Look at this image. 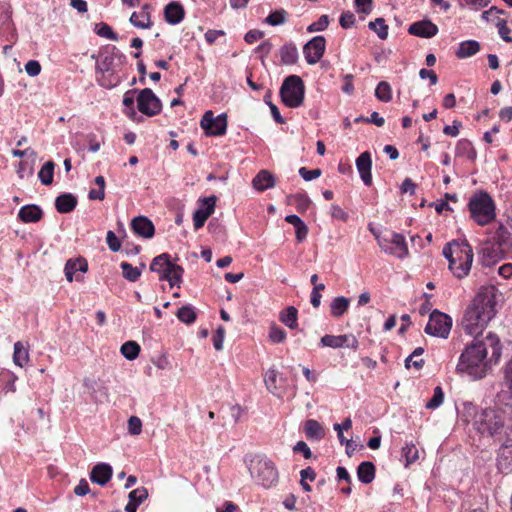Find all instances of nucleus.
<instances>
[{
	"mask_svg": "<svg viewBox=\"0 0 512 512\" xmlns=\"http://www.w3.org/2000/svg\"><path fill=\"white\" fill-rule=\"evenodd\" d=\"M499 296L498 289L493 285L484 286L479 290L462 319L461 325L465 333L478 338L488 322L495 316Z\"/></svg>",
	"mask_w": 512,
	"mask_h": 512,
	"instance_id": "nucleus-3",
	"label": "nucleus"
},
{
	"mask_svg": "<svg viewBox=\"0 0 512 512\" xmlns=\"http://www.w3.org/2000/svg\"><path fill=\"white\" fill-rule=\"evenodd\" d=\"M357 12L369 14L372 11V0H354Z\"/></svg>",
	"mask_w": 512,
	"mask_h": 512,
	"instance_id": "nucleus-58",
	"label": "nucleus"
},
{
	"mask_svg": "<svg viewBox=\"0 0 512 512\" xmlns=\"http://www.w3.org/2000/svg\"><path fill=\"white\" fill-rule=\"evenodd\" d=\"M503 386L507 389V393L512 398V358L503 367Z\"/></svg>",
	"mask_w": 512,
	"mask_h": 512,
	"instance_id": "nucleus-47",
	"label": "nucleus"
},
{
	"mask_svg": "<svg viewBox=\"0 0 512 512\" xmlns=\"http://www.w3.org/2000/svg\"><path fill=\"white\" fill-rule=\"evenodd\" d=\"M150 270L160 274V280L168 281L171 287L180 286L184 269L170 261V255L162 253L156 256L151 264Z\"/></svg>",
	"mask_w": 512,
	"mask_h": 512,
	"instance_id": "nucleus-6",
	"label": "nucleus"
},
{
	"mask_svg": "<svg viewBox=\"0 0 512 512\" xmlns=\"http://www.w3.org/2000/svg\"><path fill=\"white\" fill-rule=\"evenodd\" d=\"M253 187L258 191H265L274 187V176L267 170H261L252 181Z\"/></svg>",
	"mask_w": 512,
	"mask_h": 512,
	"instance_id": "nucleus-27",
	"label": "nucleus"
},
{
	"mask_svg": "<svg viewBox=\"0 0 512 512\" xmlns=\"http://www.w3.org/2000/svg\"><path fill=\"white\" fill-rule=\"evenodd\" d=\"M408 32L411 35L421 38H431L438 33V27L428 19L412 23Z\"/></svg>",
	"mask_w": 512,
	"mask_h": 512,
	"instance_id": "nucleus-20",
	"label": "nucleus"
},
{
	"mask_svg": "<svg viewBox=\"0 0 512 512\" xmlns=\"http://www.w3.org/2000/svg\"><path fill=\"white\" fill-rule=\"evenodd\" d=\"M502 443L497 456V467L501 473L512 471V441H498Z\"/></svg>",
	"mask_w": 512,
	"mask_h": 512,
	"instance_id": "nucleus-19",
	"label": "nucleus"
},
{
	"mask_svg": "<svg viewBox=\"0 0 512 512\" xmlns=\"http://www.w3.org/2000/svg\"><path fill=\"white\" fill-rule=\"evenodd\" d=\"M125 56L115 47H113L111 52H107L103 54L100 60L97 62L96 70L102 73L113 71L116 67V60H118V64H121Z\"/></svg>",
	"mask_w": 512,
	"mask_h": 512,
	"instance_id": "nucleus-18",
	"label": "nucleus"
},
{
	"mask_svg": "<svg viewBox=\"0 0 512 512\" xmlns=\"http://www.w3.org/2000/svg\"><path fill=\"white\" fill-rule=\"evenodd\" d=\"M298 311L294 306H289L280 314V321L290 329L298 326Z\"/></svg>",
	"mask_w": 512,
	"mask_h": 512,
	"instance_id": "nucleus-35",
	"label": "nucleus"
},
{
	"mask_svg": "<svg viewBox=\"0 0 512 512\" xmlns=\"http://www.w3.org/2000/svg\"><path fill=\"white\" fill-rule=\"evenodd\" d=\"M264 37V32L263 31H260V30H250L248 31L245 36H244V40L248 43V44H253L254 42H256L257 40H260Z\"/></svg>",
	"mask_w": 512,
	"mask_h": 512,
	"instance_id": "nucleus-63",
	"label": "nucleus"
},
{
	"mask_svg": "<svg viewBox=\"0 0 512 512\" xmlns=\"http://www.w3.org/2000/svg\"><path fill=\"white\" fill-rule=\"evenodd\" d=\"M375 471L376 469L372 462L364 461L357 468V477L360 482L369 484L375 478Z\"/></svg>",
	"mask_w": 512,
	"mask_h": 512,
	"instance_id": "nucleus-30",
	"label": "nucleus"
},
{
	"mask_svg": "<svg viewBox=\"0 0 512 512\" xmlns=\"http://www.w3.org/2000/svg\"><path fill=\"white\" fill-rule=\"evenodd\" d=\"M424 353V348L422 347H417L406 359H405V367L406 368H410V366L412 365L415 369L419 370L423 367L424 365V360L423 359H416V360H413L414 358H418L419 356H421L422 354Z\"/></svg>",
	"mask_w": 512,
	"mask_h": 512,
	"instance_id": "nucleus-43",
	"label": "nucleus"
},
{
	"mask_svg": "<svg viewBox=\"0 0 512 512\" xmlns=\"http://www.w3.org/2000/svg\"><path fill=\"white\" fill-rule=\"evenodd\" d=\"M215 205V196L200 199V207L193 214V225L195 230L204 226L207 219L214 213Z\"/></svg>",
	"mask_w": 512,
	"mask_h": 512,
	"instance_id": "nucleus-14",
	"label": "nucleus"
},
{
	"mask_svg": "<svg viewBox=\"0 0 512 512\" xmlns=\"http://www.w3.org/2000/svg\"><path fill=\"white\" fill-rule=\"evenodd\" d=\"M269 339L273 343H282L286 339V332L277 325H272L269 330Z\"/></svg>",
	"mask_w": 512,
	"mask_h": 512,
	"instance_id": "nucleus-53",
	"label": "nucleus"
},
{
	"mask_svg": "<svg viewBox=\"0 0 512 512\" xmlns=\"http://www.w3.org/2000/svg\"><path fill=\"white\" fill-rule=\"evenodd\" d=\"M88 270V263L86 259L79 257L77 259H70L66 262L64 272L66 279L69 282L73 281V276L77 271L85 273Z\"/></svg>",
	"mask_w": 512,
	"mask_h": 512,
	"instance_id": "nucleus-26",
	"label": "nucleus"
},
{
	"mask_svg": "<svg viewBox=\"0 0 512 512\" xmlns=\"http://www.w3.org/2000/svg\"><path fill=\"white\" fill-rule=\"evenodd\" d=\"M120 267L122 269L123 277L130 282H136L141 276V268L134 267L128 262H122Z\"/></svg>",
	"mask_w": 512,
	"mask_h": 512,
	"instance_id": "nucleus-40",
	"label": "nucleus"
},
{
	"mask_svg": "<svg viewBox=\"0 0 512 512\" xmlns=\"http://www.w3.org/2000/svg\"><path fill=\"white\" fill-rule=\"evenodd\" d=\"M472 219L480 226L490 224L496 217L495 203L485 191L475 193L468 203Z\"/></svg>",
	"mask_w": 512,
	"mask_h": 512,
	"instance_id": "nucleus-5",
	"label": "nucleus"
},
{
	"mask_svg": "<svg viewBox=\"0 0 512 512\" xmlns=\"http://www.w3.org/2000/svg\"><path fill=\"white\" fill-rule=\"evenodd\" d=\"M227 115L214 116L213 111H206L200 121L201 128L207 136H223L227 131Z\"/></svg>",
	"mask_w": 512,
	"mask_h": 512,
	"instance_id": "nucleus-11",
	"label": "nucleus"
},
{
	"mask_svg": "<svg viewBox=\"0 0 512 512\" xmlns=\"http://www.w3.org/2000/svg\"><path fill=\"white\" fill-rule=\"evenodd\" d=\"M29 360L28 350L22 342L18 341L14 344L13 361L16 365L23 367Z\"/></svg>",
	"mask_w": 512,
	"mask_h": 512,
	"instance_id": "nucleus-37",
	"label": "nucleus"
},
{
	"mask_svg": "<svg viewBox=\"0 0 512 512\" xmlns=\"http://www.w3.org/2000/svg\"><path fill=\"white\" fill-rule=\"evenodd\" d=\"M331 216L332 218L343 222L347 221L348 219V213H346L340 206L336 204L331 206Z\"/></svg>",
	"mask_w": 512,
	"mask_h": 512,
	"instance_id": "nucleus-62",
	"label": "nucleus"
},
{
	"mask_svg": "<svg viewBox=\"0 0 512 512\" xmlns=\"http://www.w3.org/2000/svg\"><path fill=\"white\" fill-rule=\"evenodd\" d=\"M293 450L294 452L302 453L305 459H310L312 457V452L304 441H298Z\"/></svg>",
	"mask_w": 512,
	"mask_h": 512,
	"instance_id": "nucleus-64",
	"label": "nucleus"
},
{
	"mask_svg": "<svg viewBox=\"0 0 512 512\" xmlns=\"http://www.w3.org/2000/svg\"><path fill=\"white\" fill-rule=\"evenodd\" d=\"M287 20V12L284 9H279L276 11L271 12L264 20V23L271 25V26H277L282 25Z\"/></svg>",
	"mask_w": 512,
	"mask_h": 512,
	"instance_id": "nucleus-42",
	"label": "nucleus"
},
{
	"mask_svg": "<svg viewBox=\"0 0 512 512\" xmlns=\"http://www.w3.org/2000/svg\"><path fill=\"white\" fill-rule=\"evenodd\" d=\"M320 345L322 347H330V348H342L344 346L352 348L356 350L358 348V340L352 334H344V335H324L320 340Z\"/></svg>",
	"mask_w": 512,
	"mask_h": 512,
	"instance_id": "nucleus-16",
	"label": "nucleus"
},
{
	"mask_svg": "<svg viewBox=\"0 0 512 512\" xmlns=\"http://www.w3.org/2000/svg\"><path fill=\"white\" fill-rule=\"evenodd\" d=\"M185 16L183 6L176 1L168 3L164 8V18L171 25L179 24Z\"/></svg>",
	"mask_w": 512,
	"mask_h": 512,
	"instance_id": "nucleus-23",
	"label": "nucleus"
},
{
	"mask_svg": "<svg viewBox=\"0 0 512 512\" xmlns=\"http://www.w3.org/2000/svg\"><path fill=\"white\" fill-rule=\"evenodd\" d=\"M376 240L381 250L389 255L403 259L408 256L409 251L405 237L396 232L388 235H376Z\"/></svg>",
	"mask_w": 512,
	"mask_h": 512,
	"instance_id": "nucleus-9",
	"label": "nucleus"
},
{
	"mask_svg": "<svg viewBox=\"0 0 512 512\" xmlns=\"http://www.w3.org/2000/svg\"><path fill=\"white\" fill-rule=\"evenodd\" d=\"M277 377L278 372L275 369H269L264 376L265 385L271 393H275V391L278 389L276 385Z\"/></svg>",
	"mask_w": 512,
	"mask_h": 512,
	"instance_id": "nucleus-50",
	"label": "nucleus"
},
{
	"mask_svg": "<svg viewBox=\"0 0 512 512\" xmlns=\"http://www.w3.org/2000/svg\"><path fill=\"white\" fill-rule=\"evenodd\" d=\"M356 168L359 172L360 178L366 186L372 184V159L371 154L368 151L361 153L356 159Z\"/></svg>",
	"mask_w": 512,
	"mask_h": 512,
	"instance_id": "nucleus-22",
	"label": "nucleus"
},
{
	"mask_svg": "<svg viewBox=\"0 0 512 512\" xmlns=\"http://www.w3.org/2000/svg\"><path fill=\"white\" fill-rule=\"evenodd\" d=\"M252 478L264 488H270L278 481V472L274 463L266 458L257 456L249 467Z\"/></svg>",
	"mask_w": 512,
	"mask_h": 512,
	"instance_id": "nucleus-7",
	"label": "nucleus"
},
{
	"mask_svg": "<svg viewBox=\"0 0 512 512\" xmlns=\"http://www.w3.org/2000/svg\"><path fill=\"white\" fill-rule=\"evenodd\" d=\"M95 32L100 37H104L109 40L116 41L118 39L117 34L112 30V28L103 22L95 25Z\"/></svg>",
	"mask_w": 512,
	"mask_h": 512,
	"instance_id": "nucleus-48",
	"label": "nucleus"
},
{
	"mask_svg": "<svg viewBox=\"0 0 512 512\" xmlns=\"http://www.w3.org/2000/svg\"><path fill=\"white\" fill-rule=\"evenodd\" d=\"M326 49V39L323 36H315L303 47V54L308 64L314 65L322 58Z\"/></svg>",
	"mask_w": 512,
	"mask_h": 512,
	"instance_id": "nucleus-13",
	"label": "nucleus"
},
{
	"mask_svg": "<svg viewBox=\"0 0 512 512\" xmlns=\"http://www.w3.org/2000/svg\"><path fill=\"white\" fill-rule=\"evenodd\" d=\"M142 431V421L137 416H131L128 419V432L131 435H139Z\"/></svg>",
	"mask_w": 512,
	"mask_h": 512,
	"instance_id": "nucleus-55",
	"label": "nucleus"
},
{
	"mask_svg": "<svg viewBox=\"0 0 512 512\" xmlns=\"http://www.w3.org/2000/svg\"><path fill=\"white\" fill-rule=\"evenodd\" d=\"M120 350L127 360H134L140 353V346L135 341H127L121 346Z\"/></svg>",
	"mask_w": 512,
	"mask_h": 512,
	"instance_id": "nucleus-41",
	"label": "nucleus"
},
{
	"mask_svg": "<svg viewBox=\"0 0 512 512\" xmlns=\"http://www.w3.org/2000/svg\"><path fill=\"white\" fill-rule=\"evenodd\" d=\"M459 417L463 422L471 424L473 430L482 437L492 438L495 442L512 441V418L502 409H481L472 403H464Z\"/></svg>",
	"mask_w": 512,
	"mask_h": 512,
	"instance_id": "nucleus-2",
	"label": "nucleus"
},
{
	"mask_svg": "<svg viewBox=\"0 0 512 512\" xmlns=\"http://www.w3.org/2000/svg\"><path fill=\"white\" fill-rule=\"evenodd\" d=\"M25 71L31 77L38 76L41 72V65L37 60H29L25 65Z\"/></svg>",
	"mask_w": 512,
	"mask_h": 512,
	"instance_id": "nucleus-59",
	"label": "nucleus"
},
{
	"mask_svg": "<svg viewBox=\"0 0 512 512\" xmlns=\"http://www.w3.org/2000/svg\"><path fill=\"white\" fill-rule=\"evenodd\" d=\"M130 502L140 505L148 497V491L145 487H139L129 493Z\"/></svg>",
	"mask_w": 512,
	"mask_h": 512,
	"instance_id": "nucleus-52",
	"label": "nucleus"
},
{
	"mask_svg": "<svg viewBox=\"0 0 512 512\" xmlns=\"http://www.w3.org/2000/svg\"><path fill=\"white\" fill-rule=\"evenodd\" d=\"M375 97L382 102H390L392 100V88L386 81L378 83L375 89Z\"/></svg>",
	"mask_w": 512,
	"mask_h": 512,
	"instance_id": "nucleus-39",
	"label": "nucleus"
},
{
	"mask_svg": "<svg viewBox=\"0 0 512 512\" xmlns=\"http://www.w3.org/2000/svg\"><path fill=\"white\" fill-rule=\"evenodd\" d=\"M493 243L499 246L502 250L509 253L512 251V219L507 218L504 223H499Z\"/></svg>",
	"mask_w": 512,
	"mask_h": 512,
	"instance_id": "nucleus-15",
	"label": "nucleus"
},
{
	"mask_svg": "<svg viewBox=\"0 0 512 512\" xmlns=\"http://www.w3.org/2000/svg\"><path fill=\"white\" fill-rule=\"evenodd\" d=\"M507 252L493 242L485 243L479 252L480 261L484 266H491L500 261Z\"/></svg>",
	"mask_w": 512,
	"mask_h": 512,
	"instance_id": "nucleus-17",
	"label": "nucleus"
},
{
	"mask_svg": "<svg viewBox=\"0 0 512 512\" xmlns=\"http://www.w3.org/2000/svg\"><path fill=\"white\" fill-rule=\"evenodd\" d=\"M329 25V18L327 15H322L320 16V18L310 24L308 27H307V31L310 32V33H313V32H318V31H323L325 30Z\"/></svg>",
	"mask_w": 512,
	"mask_h": 512,
	"instance_id": "nucleus-54",
	"label": "nucleus"
},
{
	"mask_svg": "<svg viewBox=\"0 0 512 512\" xmlns=\"http://www.w3.org/2000/svg\"><path fill=\"white\" fill-rule=\"evenodd\" d=\"M502 347L496 334L489 332L484 338H475L461 353L457 364L459 373L473 380L484 378L499 362Z\"/></svg>",
	"mask_w": 512,
	"mask_h": 512,
	"instance_id": "nucleus-1",
	"label": "nucleus"
},
{
	"mask_svg": "<svg viewBox=\"0 0 512 512\" xmlns=\"http://www.w3.org/2000/svg\"><path fill=\"white\" fill-rule=\"evenodd\" d=\"M350 300L344 296L334 298L330 304L331 315L335 318L341 317L349 308Z\"/></svg>",
	"mask_w": 512,
	"mask_h": 512,
	"instance_id": "nucleus-34",
	"label": "nucleus"
},
{
	"mask_svg": "<svg viewBox=\"0 0 512 512\" xmlns=\"http://www.w3.org/2000/svg\"><path fill=\"white\" fill-rule=\"evenodd\" d=\"M106 242L109 249L113 252H117L121 248V243L116 234L113 231H108L106 235Z\"/></svg>",
	"mask_w": 512,
	"mask_h": 512,
	"instance_id": "nucleus-56",
	"label": "nucleus"
},
{
	"mask_svg": "<svg viewBox=\"0 0 512 512\" xmlns=\"http://www.w3.org/2000/svg\"><path fill=\"white\" fill-rule=\"evenodd\" d=\"M54 168V162L47 161L38 172V178L43 185H50L53 182Z\"/></svg>",
	"mask_w": 512,
	"mask_h": 512,
	"instance_id": "nucleus-38",
	"label": "nucleus"
},
{
	"mask_svg": "<svg viewBox=\"0 0 512 512\" xmlns=\"http://www.w3.org/2000/svg\"><path fill=\"white\" fill-rule=\"evenodd\" d=\"M176 316L179 321L190 325L195 322L197 313L192 305L187 304L178 309Z\"/></svg>",
	"mask_w": 512,
	"mask_h": 512,
	"instance_id": "nucleus-36",
	"label": "nucleus"
},
{
	"mask_svg": "<svg viewBox=\"0 0 512 512\" xmlns=\"http://www.w3.org/2000/svg\"><path fill=\"white\" fill-rule=\"evenodd\" d=\"M77 199L71 193L59 195L55 200V207L59 213H69L75 209Z\"/></svg>",
	"mask_w": 512,
	"mask_h": 512,
	"instance_id": "nucleus-28",
	"label": "nucleus"
},
{
	"mask_svg": "<svg viewBox=\"0 0 512 512\" xmlns=\"http://www.w3.org/2000/svg\"><path fill=\"white\" fill-rule=\"evenodd\" d=\"M452 327V319L445 313L434 310L429 317L425 327V333L446 339L449 336Z\"/></svg>",
	"mask_w": 512,
	"mask_h": 512,
	"instance_id": "nucleus-10",
	"label": "nucleus"
},
{
	"mask_svg": "<svg viewBox=\"0 0 512 512\" xmlns=\"http://www.w3.org/2000/svg\"><path fill=\"white\" fill-rule=\"evenodd\" d=\"M339 22L344 29H348L354 25L355 16L350 11L343 12L340 16Z\"/></svg>",
	"mask_w": 512,
	"mask_h": 512,
	"instance_id": "nucleus-60",
	"label": "nucleus"
},
{
	"mask_svg": "<svg viewBox=\"0 0 512 512\" xmlns=\"http://www.w3.org/2000/svg\"><path fill=\"white\" fill-rule=\"evenodd\" d=\"M133 232L143 238L150 239L154 236L155 227L153 222L145 216H137L131 221Z\"/></svg>",
	"mask_w": 512,
	"mask_h": 512,
	"instance_id": "nucleus-21",
	"label": "nucleus"
},
{
	"mask_svg": "<svg viewBox=\"0 0 512 512\" xmlns=\"http://www.w3.org/2000/svg\"><path fill=\"white\" fill-rule=\"evenodd\" d=\"M304 431L307 438L314 440H320L325 435V431L321 424L314 419H309L305 422Z\"/></svg>",
	"mask_w": 512,
	"mask_h": 512,
	"instance_id": "nucleus-32",
	"label": "nucleus"
},
{
	"mask_svg": "<svg viewBox=\"0 0 512 512\" xmlns=\"http://www.w3.org/2000/svg\"><path fill=\"white\" fill-rule=\"evenodd\" d=\"M368 27L376 32L380 39L384 40L387 38L388 26L385 24V20L383 18H377L374 21L369 22Z\"/></svg>",
	"mask_w": 512,
	"mask_h": 512,
	"instance_id": "nucleus-44",
	"label": "nucleus"
},
{
	"mask_svg": "<svg viewBox=\"0 0 512 512\" xmlns=\"http://www.w3.org/2000/svg\"><path fill=\"white\" fill-rule=\"evenodd\" d=\"M42 216V209L35 204L25 205L18 212V218L24 223L38 222Z\"/></svg>",
	"mask_w": 512,
	"mask_h": 512,
	"instance_id": "nucleus-25",
	"label": "nucleus"
},
{
	"mask_svg": "<svg viewBox=\"0 0 512 512\" xmlns=\"http://www.w3.org/2000/svg\"><path fill=\"white\" fill-rule=\"evenodd\" d=\"M134 93H136V90H130L126 92L123 97V105L128 109L126 114L130 118H134L136 116V111L134 109Z\"/></svg>",
	"mask_w": 512,
	"mask_h": 512,
	"instance_id": "nucleus-51",
	"label": "nucleus"
},
{
	"mask_svg": "<svg viewBox=\"0 0 512 512\" xmlns=\"http://www.w3.org/2000/svg\"><path fill=\"white\" fill-rule=\"evenodd\" d=\"M137 107L141 113L152 117L160 113L162 103L150 88H145L137 96Z\"/></svg>",
	"mask_w": 512,
	"mask_h": 512,
	"instance_id": "nucleus-12",
	"label": "nucleus"
},
{
	"mask_svg": "<svg viewBox=\"0 0 512 512\" xmlns=\"http://www.w3.org/2000/svg\"><path fill=\"white\" fill-rule=\"evenodd\" d=\"M480 50L479 42L475 40L463 41L459 44L456 56L460 59L468 58L475 55Z\"/></svg>",
	"mask_w": 512,
	"mask_h": 512,
	"instance_id": "nucleus-31",
	"label": "nucleus"
},
{
	"mask_svg": "<svg viewBox=\"0 0 512 512\" xmlns=\"http://www.w3.org/2000/svg\"><path fill=\"white\" fill-rule=\"evenodd\" d=\"M444 400V392L440 386L434 388V393L432 398L426 403L425 407L427 409H436L438 408Z\"/></svg>",
	"mask_w": 512,
	"mask_h": 512,
	"instance_id": "nucleus-49",
	"label": "nucleus"
},
{
	"mask_svg": "<svg viewBox=\"0 0 512 512\" xmlns=\"http://www.w3.org/2000/svg\"><path fill=\"white\" fill-rule=\"evenodd\" d=\"M443 255L449 261V269L457 278L465 277L473 262L472 247L466 241H452L443 248Z\"/></svg>",
	"mask_w": 512,
	"mask_h": 512,
	"instance_id": "nucleus-4",
	"label": "nucleus"
},
{
	"mask_svg": "<svg viewBox=\"0 0 512 512\" xmlns=\"http://www.w3.org/2000/svg\"><path fill=\"white\" fill-rule=\"evenodd\" d=\"M498 26V32L500 37L507 43L512 42V38L509 36L511 30L507 26L506 22L504 20H500L497 24Z\"/></svg>",
	"mask_w": 512,
	"mask_h": 512,
	"instance_id": "nucleus-61",
	"label": "nucleus"
},
{
	"mask_svg": "<svg viewBox=\"0 0 512 512\" xmlns=\"http://www.w3.org/2000/svg\"><path fill=\"white\" fill-rule=\"evenodd\" d=\"M402 457L405 458V466L407 467L419 458L418 449L412 443L406 444L402 448Z\"/></svg>",
	"mask_w": 512,
	"mask_h": 512,
	"instance_id": "nucleus-45",
	"label": "nucleus"
},
{
	"mask_svg": "<svg viewBox=\"0 0 512 512\" xmlns=\"http://www.w3.org/2000/svg\"><path fill=\"white\" fill-rule=\"evenodd\" d=\"M281 62L284 65H293L298 60V50L292 43L283 45L280 48Z\"/></svg>",
	"mask_w": 512,
	"mask_h": 512,
	"instance_id": "nucleus-33",
	"label": "nucleus"
},
{
	"mask_svg": "<svg viewBox=\"0 0 512 512\" xmlns=\"http://www.w3.org/2000/svg\"><path fill=\"white\" fill-rule=\"evenodd\" d=\"M291 201L296 205V208L299 212L306 211L311 204V200L305 193H299L291 196Z\"/></svg>",
	"mask_w": 512,
	"mask_h": 512,
	"instance_id": "nucleus-46",
	"label": "nucleus"
},
{
	"mask_svg": "<svg viewBox=\"0 0 512 512\" xmlns=\"http://www.w3.org/2000/svg\"><path fill=\"white\" fill-rule=\"evenodd\" d=\"M321 173H322L321 170L318 168L313 169V170H308L306 167H301L299 169V174L305 181L314 180V179L318 178L321 175Z\"/></svg>",
	"mask_w": 512,
	"mask_h": 512,
	"instance_id": "nucleus-57",
	"label": "nucleus"
},
{
	"mask_svg": "<svg viewBox=\"0 0 512 512\" xmlns=\"http://www.w3.org/2000/svg\"><path fill=\"white\" fill-rule=\"evenodd\" d=\"M112 477V468L109 464L98 463L96 464L91 473L90 479L92 482L101 486L105 485Z\"/></svg>",
	"mask_w": 512,
	"mask_h": 512,
	"instance_id": "nucleus-24",
	"label": "nucleus"
},
{
	"mask_svg": "<svg viewBox=\"0 0 512 512\" xmlns=\"http://www.w3.org/2000/svg\"><path fill=\"white\" fill-rule=\"evenodd\" d=\"M149 6L145 5L141 11L139 12H133L130 17V23L140 29H147L150 28L152 25L151 19H150V13L148 11Z\"/></svg>",
	"mask_w": 512,
	"mask_h": 512,
	"instance_id": "nucleus-29",
	"label": "nucleus"
},
{
	"mask_svg": "<svg viewBox=\"0 0 512 512\" xmlns=\"http://www.w3.org/2000/svg\"><path fill=\"white\" fill-rule=\"evenodd\" d=\"M304 92V83L297 75L286 77L280 88L281 99L290 108H297L303 104Z\"/></svg>",
	"mask_w": 512,
	"mask_h": 512,
	"instance_id": "nucleus-8",
	"label": "nucleus"
}]
</instances>
